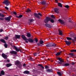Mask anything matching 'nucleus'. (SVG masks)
<instances>
[{"label":"nucleus","mask_w":76,"mask_h":76,"mask_svg":"<svg viewBox=\"0 0 76 76\" xmlns=\"http://www.w3.org/2000/svg\"><path fill=\"white\" fill-rule=\"evenodd\" d=\"M15 65H17V66L20 69L22 68V64H20V62L18 60L15 61Z\"/></svg>","instance_id":"1"},{"label":"nucleus","mask_w":76,"mask_h":76,"mask_svg":"<svg viewBox=\"0 0 76 76\" xmlns=\"http://www.w3.org/2000/svg\"><path fill=\"white\" fill-rule=\"evenodd\" d=\"M34 16L35 18H37V19H40V17L39 16H42V15L41 14V13H39L38 14L34 13Z\"/></svg>","instance_id":"2"},{"label":"nucleus","mask_w":76,"mask_h":76,"mask_svg":"<svg viewBox=\"0 0 76 76\" xmlns=\"http://www.w3.org/2000/svg\"><path fill=\"white\" fill-rule=\"evenodd\" d=\"M3 4L6 5L7 6H9L10 3L8 0H5L3 2Z\"/></svg>","instance_id":"3"},{"label":"nucleus","mask_w":76,"mask_h":76,"mask_svg":"<svg viewBox=\"0 0 76 76\" xmlns=\"http://www.w3.org/2000/svg\"><path fill=\"white\" fill-rule=\"evenodd\" d=\"M50 20H51V18L49 17H47L44 20V22L45 23H48L49 21H50Z\"/></svg>","instance_id":"4"},{"label":"nucleus","mask_w":76,"mask_h":76,"mask_svg":"<svg viewBox=\"0 0 76 76\" xmlns=\"http://www.w3.org/2000/svg\"><path fill=\"white\" fill-rule=\"evenodd\" d=\"M21 37L24 40H25V42H26V43H28V41H27V38H26V37H25V36L24 35H21Z\"/></svg>","instance_id":"5"},{"label":"nucleus","mask_w":76,"mask_h":76,"mask_svg":"<svg viewBox=\"0 0 76 76\" xmlns=\"http://www.w3.org/2000/svg\"><path fill=\"white\" fill-rule=\"evenodd\" d=\"M13 48L14 49H15L16 51H17V52H19V51H20V52H22L21 50L19 48H18L16 47V46H14Z\"/></svg>","instance_id":"6"},{"label":"nucleus","mask_w":76,"mask_h":76,"mask_svg":"<svg viewBox=\"0 0 76 76\" xmlns=\"http://www.w3.org/2000/svg\"><path fill=\"white\" fill-rule=\"evenodd\" d=\"M2 56L4 59H6L7 58V56L4 53L2 54Z\"/></svg>","instance_id":"7"},{"label":"nucleus","mask_w":76,"mask_h":76,"mask_svg":"<svg viewBox=\"0 0 76 76\" xmlns=\"http://www.w3.org/2000/svg\"><path fill=\"white\" fill-rule=\"evenodd\" d=\"M27 41H28L29 42L33 43L34 42V40L31 38H29L27 39Z\"/></svg>","instance_id":"8"},{"label":"nucleus","mask_w":76,"mask_h":76,"mask_svg":"<svg viewBox=\"0 0 76 76\" xmlns=\"http://www.w3.org/2000/svg\"><path fill=\"white\" fill-rule=\"evenodd\" d=\"M11 18V16H9L5 18V19L7 21H10V19Z\"/></svg>","instance_id":"9"},{"label":"nucleus","mask_w":76,"mask_h":76,"mask_svg":"<svg viewBox=\"0 0 76 76\" xmlns=\"http://www.w3.org/2000/svg\"><path fill=\"white\" fill-rule=\"evenodd\" d=\"M65 42L67 45H70L71 44L72 42L70 41H65Z\"/></svg>","instance_id":"10"},{"label":"nucleus","mask_w":76,"mask_h":76,"mask_svg":"<svg viewBox=\"0 0 76 76\" xmlns=\"http://www.w3.org/2000/svg\"><path fill=\"white\" fill-rule=\"evenodd\" d=\"M46 47H51V43H46Z\"/></svg>","instance_id":"11"},{"label":"nucleus","mask_w":76,"mask_h":76,"mask_svg":"<svg viewBox=\"0 0 76 76\" xmlns=\"http://www.w3.org/2000/svg\"><path fill=\"white\" fill-rule=\"evenodd\" d=\"M58 21H59V22H60V23L61 24H64V23H65L64 21L60 19H59L58 20Z\"/></svg>","instance_id":"12"},{"label":"nucleus","mask_w":76,"mask_h":76,"mask_svg":"<svg viewBox=\"0 0 76 76\" xmlns=\"http://www.w3.org/2000/svg\"><path fill=\"white\" fill-rule=\"evenodd\" d=\"M10 53L12 54H15V55H16L17 54V52L13 50L10 52Z\"/></svg>","instance_id":"13"},{"label":"nucleus","mask_w":76,"mask_h":76,"mask_svg":"<svg viewBox=\"0 0 76 76\" xmlns=\"http://www.w3.org/2000/svg\"><path fill=\"white\" fill-rule=\"evenodd\" d=\"M30 73V72H29V71L28 70L25 71L23 72L24 74H29Z\"/></svg>","instance_id":"14"},{"label":"nucleus","mask_w":76,"mask_h":76,"mask_svg":"<svg viewBox=\"0 0 76 76\" xmlns=\"http://www.w3.org/2000/svg\"><path fill=\"white\" fill-rule=\"evenodd\" d=\"M54 12H55L56 13H58L59 12L58 11V9L57 8H55L54 9Z\"/></svg>","instance_id":"15"},{"label":"nucleus","mask_w":76,"mask_h":76,"mask_svg":"<svg viewBox=\"0 0 76 76\" xmlns=\"http://www.w3.org/2000/svg\"><path fill=\"white\" fill-rule=\"evenodd\" d=\"M15 38L16 39H19L20 38V36L19 35H15Z\"/></svg>","instance_id":"16"},{"label":"nucleus","mask_w":76,"mask_h":76,"mask_svg":"<svg viewBox=\"0 0 76 76\" xmlns=\"http://www.w3.org/2000/svg\"><path fill=\"white\" fill-rule=\"evenodd\" d=\"M46 71L48 72H49V73L53 72V70L52 69H46Z\"/></svg>","instance_id":"17"},{"label":"nucleus","mask_w":76,"mask_h":76,"mask_svg":"<svg viewBox=\"0 0 76 76\" xmlns=\"http://www.w3.org/2000/svg\"><path fill=\"white\" fill-rule=\"evenodd\" d=\"M41 4H42L43 5H45V4H46V1H42L41 2Z\"/></svg>","instance_id":"18"},{"label":"nucleus","mask_w":76,"mask_h":76,"mask_svg":"<svg viewBox=\"0 0 76 76\" xmlns=\"http://www.w3.org/2000/svg\"><path fill=\"white\" fill-rule=\"evenodd\" d=\"M12 65V64H6L7 67H10V66H11Z\"/></svg>","instance_id":"19"},{"label":"nucleus","mask_w":76,"mask_h":76,"mask_svg":"<svg viewBox=\"0 0 76 76\" xmlns=\"http://www.w3.org/2000/svg\"><path fill=\"white\" fill-rule=\"evenodd\" d=\"M45 26L47 28H50L51 27V26L50 24H48V23H46L45 24Z\"/></svg>","instance_id":"20"},{"label":"nucleus","mask_w":76,"mask_h":76,"mask_svg":"<svg viewBox=\"0 0 76 76\" xmlns=\"http://www.w3.org/2000/svg\"><path fill=\"white\" fill-rule=\"evenodd\" d=\"M28 60L30 61H34V59L31 57H29Z\"/></svg>","instance_id":"21"},{"label":"nucleus","mask_w":76,"mask_h":76,"mask_svg":"<svg viewBox=\"0 0 76 76\" xmlns=\"http://www.w3.org/2000/svg\"><path fill=\"white\" fill-rule=\"evenodd\" d=\"M59 34L60 35H62L63 33H62V31H60V30H58Z\"/></svg>","instance_id":"22"},{"label":"nucleus","mask_w":76,"mask_h":76,"mask_svg":"<svg viewBox=\"0 0 76 76\" xmlns=\"http://www.w3.org/2000/svg\"><path fill=\"white\" fill-rule=\"evenodd\" d=\"M57 45H56V44H55L54 43L52 44L51 43V47H56Z\"/></svg>","instance_id":"23"},{"label":"nucleus","mask_w":76,"mask_h":76,"mask_svg":"<svg viewBox=\"0 0 76 76\" xmlns=\"http://www.w3.org/2000/svg\"><path fill=\"white\" fill-rule=\"evenodd\" d=\"M0 41L2 42H3V43H4V44L6 43V41H5V40H4V39H1L0 40Z\"/></svg>","instance_id":"24"},{"label":"nucleus","mask_w":76,"mask_h":76,"mask_svg":"<svg viewBox=\"0 0 76 76\" xmlns=\"http://www.w3.org/2000/svg\"><path fill=\"white\" fill-rule=\"evenodd\" d=\"M1 75H4V74H5V72H4V71L2 70L1 71Z\"/></svg>","instance_id":"25"},{"label":"nucleus","mask_w":76,"mask_h":76,"mask_svg":"<svg viewBox=\"0 0 76 76\" xmlns=\"http://www.w3.org/2000/svg\"><path fill=\"white\" fill-rule=\"evenodd\" d=\"M31 34H30L29 33H28L27 34V37H28V38H30V37H31Z\"/></svg>","instance_id":"26"},{"label":"nucleus","mask_w":76,"mask_h":76,"mask_svg":"<svg viewBox=\"0 0 76 76\" xmlns=\"http://www.w3.org/2000/svg\"><path fill=\"white\" fill-rule=\"evenodd\" d=\"M58 6L60 7H63V6L62 5V4H61L60 3H58Z\"/></svg>","instance_id":"27"},{"label":"nucleus","mask_w":76,"mask_h":76,"mask_svg":"<svg viewBox=\"0 0 76 76\" xmlns=\"http://www.w3.org/2000/svg\"><path fill=\"white\" fill-rule=\"evenodd\" d=\"M61 53V51L57 53L56 54V56H60Z\"/></svg>","instance_id":"28"},{"label":"nucleus","mask_w":76,"mask_h":76,"mask_svg":"<svg viewBox=\"0 0 76 76\" xmlns=\"http://www.w3.org/2000/svg\"><path fill=\"white\" fill-rule=\"evenodd\" d=\"M58 60L59 61H61V62H64L63 60H62L60 58H58Z\"/></svg>","instance_id":"29"},{"label":"nucleus","mask_w":76,"mask_h":76,"mask_svg":"<svg viewBox=\"0 0 76 76\" xmlns=\"http://www.w3.org/2000/svg\"><path fill=\"white\" fill-rule=\"evenodd\" d=\"M39 53H40V52H39V53H36L34 54V56H37V54H39Z\"/></svg>","instance_id":"30"},{"label":"nucleus","mask_w":76,"mask_h":76,"mask_svg":"<svg viewBox=\"0 0 76 76\" xmlns=\"http://www.w3.org/2000/svg\"><path fill=\"white\" fill-rule=\"evenodd\" d=\"M38 66H40V67H41L42 69H44V66H43L42 65L40 64H38Z\"/></svg>","instance_id":"31"},{"label":"nucleus","mask_w":76,"mask_h":76,"mask_svg":"<svg viewBox=\"0 0 76 76\" xmlns=\"http://www.w3.org/2000/svg\"><path fill=\"white\" fill-rule=\"evenodd\" d=\"M66 39L68 40H72V39L70 37H66Z\"/></svg>","instance_id":"32"},{"label":"nucleus","mask_w":76,"mask_h":76,"mask_svg":"<svg viewBox=\"0 0 76 76\" xmlns=\"http://www.w3.org/2000/svg\"><path fill=\"white\" fill-rule=\"evenodd\" d=\"M69 56H74V54L73 53H69Z\"/></svg>","instance_id":"33"},{"label":"nucleus","mask_w":76,"mask_h":76,"mask_svg":"<svg viewBox=\"0 0 76 76\" xmlns=\"http://www.w3.org/2000/svg\"><path fill=\"white\" fill-rule=\"evenodd\" d=\"M70 52H71L72 53H73V52H76V49L75 50L73 49L72 50H70Z\"/></svg>","instance_id":"34"},{"label":"nucleus","mask_w":76,"mask_h":76,"mask_svg":"<svg viewBox=\"0 0 76 76\" xmlns=\"http://www.w3.org/2000/svg\"><path fill=\"white\" fill-rule=\"evenodd\" d=\"M29 12H31V10L30 9H27L26 12H27V13H29Z\"/></svg>","instance_id":"35"},{"label":"nucleus","mask_w":76,"mask_h":76,"mask_svg":"<svg viewBox=\"0 0 76 76\" xmlns=\"http://www.w3.org/2000/svg\"><path fill=\"white\" fill-rule=\"evenodd\" d=\"M22 16H23L22 15H19V16H16V17H17V18H22Z\"/></svg>","instance_id":"36"},{"label":"nucleus","mask_w":76,"mask_h":76,"mask_svg":"<svg viewBox=\"0 0 76 76\" xmlns=\"http://www.w3.org/2000/svg\"><path fill=\"white\" fill-rule=\"evenodd\" d=\"M58 75H59L60 76H61V72H57Z\"/></svg>","instance_id":"37"},{"label":"nucleus","mask_w":76,"mask_h":76,"mask_svg":"<svg viewBox=\"0 0 76 76\" xmlns=\"http://www.w3.org/2000/svg\"><path fill=\"white\" fill-rule=\"evenodd\" d=\"M70 37H71V38H74V35L73 34H70Z\"/></svg>","instance_id":"38"},{"label":"nucleus","mask_w":76,"mask_h":76,"mask_svg":"<svg viewBox=\"0 0 76 76\" xmlns=\"http://www.w3.org/2000/svg\"><path fill=\"white\" fill-rule=\"evenodd\" d=\"M65 8H67V9H69V6L68 5H65Z\"/></svg>","instance_id":"39"},{"label":"nucleus","mask_w":76,"mask_h":76,"mask_svg":"<svg viewBox=\"0 0 76 76\" xmlns=\"http://www.w3.org/2000/svg\"><path fill=\"white\" fill-rule=\"evenodd\" d=\"M43 43H44V42L43 41V40H40V44H42Z\"/></svg>","instance_id":"40"},{"label":"nucleus","mask_w":76,"mask_h":76,"mask_svg":"<svg viewBox=\"0 0 76 76\" xmlns=\"http://www.w3.org/2000/svg\"><path fill=\"white\" fill-rule=\"evenodd\" d=\"M70 64L68 63L65 64V66H69Z\"/></svg>","instance_id":"41"},{"label":"nucleus","mask_w":76,"mask_h":76,"mask_svg":"<svg viewBox=\"0 0 76 76\" xmlns=\"http://www.w3.org/2000/svg\"><path fill=\"white\" fill-rule=\"evenodd\" d=\"M50 21L51 22V23H54V20H53V19L50 20Z\"/></svg>","instance_id":"42"},{"label":"nucleus","mask_w":76,"mask_h":76,"mask_svg":"<svg viewBox=\"0 0 76 76\" xmlns=\"http://www.w3.org/2000/svg\"><path fill=\"white\" fill-rule=\"evenodd\" d=\"M72 42H76V40H75V39H72Z\"/></svg>","instance_id":"43"},{"label":"nucleus","mask_w":76,"mask_h":76,"mask_svg":"<svg viewBox=\"0 0 76 76\" xmlns=\"http://www.w3.org/2000/svg\"><path fill=\"white\" fill-rule=\"evenodd\" d=\"M34 39L35 40V42H38V40L37 39V38H34Z\"/></svg>","instance_id":"44"},{"label":"nucleus","mask_w":76,"mask_h":76,"mask_svg":"<svg viewBox=\"0 0 76 76\" xmlns=\"http://www.w3.org/2000/svg\"><path fill=\"white\" fill-rule=\"evenodd\" d=\"M4 45L5 48H7V46H8V45H7V44H4Z\"/></svg>","instance_id":"45"},{"label":"nucleus","mask_w":76,"mask_h":76,"mask_svg":"<svg viewBox=\"0 0 76 76\" xmlns=\"http://www.w3.org/2000/svg\"><path fill=\"white\" fill-rule=\"evenodd\" d=\"M61 66H65V63H61Z\"/></svg>","instance_id":"46"},{"label":"nucleus","mask_w":76,"mask_h":76,"mask_svg":"<svg viewBox=\"0 0 76 76\" xmlns=\"http://www.w3.org/2000/svg\"><path fill=\"white\" fill-rule=\"evenodd\" d=\"M1 17H2V18H4V15L3 14H1H1L0 16Z\"/></svg>","instance_id":"47"},{"label":"nucleus","mask_w":76,"mask_h":76,"mask_svg":"<svg viewBox=\"0 0 76 76\" xmlns=\"http://www.w3.org/2000/svg\"><path fill=\"white\" fill-rule=\"evenodd\" d=\"M37 46H41V45H41V44H40V43H37Z\"/></svg>","instance_id":"48"},{"label":"nucleus","mask_w":76,"mask_h":76,"mask_svg":"<svg viewBox=\"0 0 76 76\" xmlns=\"http://www.w3.org/2000/svg\"><path fill=\"white\" fill-rule=\"evenodd\" d=\"M34 20L32 19H31L30 20V22H33V21H34Z\"/></svg>","instance_id":"49"},{"label":"nucleus","mask_w":76,"mask_h":76,"mask_svg":"<svg viewBox=\"0 0 76 76\" xmlns=\"http://www.w3.org/2000/svg\"><path fill=\"white\" fill-rule=\"evenodd\" d=\"M51 17L52 18H53V19H54L55 18V17H54V15H51Z\"/></svg>","instance_id":"50"},{"label":"nucleus","mask_w":76,"mask_h":76,"mask_svg":"<svg viewBox=\"0 0 76 76\" xmlns=\"http://www.w3.org/2000/svg\"><path fill=\"white\" fill-rule=\"evenodd\" d=\"M64 62H61V61H58V64H61V63H63Z\"/></svg>","instance_id":"51"},{"label":"nucleus","mask_w":76,"mask_h":76,"mask_svg":"<svg viewBox=\"0 0 76 76\" xmlns=\"http://www.w3.org/2000/svg\"><path fill=\"white\" fill-rule=\"evenodd\" d=\"M45 69H48V66H47V65H46L45 66Z\"/></svg>","instance_id":"52"},{"label":"nucleus","mask_w":76,"mask_h":76,"mask_svg":"<svg viewBox=\"0 0 76 76\" xmlns=\"http://www.w3.org/2000/svg\"><path fill=\"white\" fill-rule=\"evenodd\" d=\"M8 38H9V37L7 36L4 38L5 39H8Z\"/></svg>","instance_id":"53"},{"label":"nucleus","mask_w":76,"mask_h":76,"mask_svg":"<svg viewBox=\"0 0 76 76\" xmlns=\"http://www.w3.org/2000/svg\"><path fill=\"white\" fill-rule=\"evenodd\" d=\"M13 14H14V15H16L17 14V13L15 12H13Z\"/></svg>","instance_id":"54"},{"label":"nucleus","mask_w":76,"mask_h":76,"mask_svg":"<svg viewBox=\"0 0 76 76\" xmlns=\"http://www.w3.org/2000/svg\"><path fill=\"white\" fill-rule=\"evenodd\" d=\"M5 8L6 10H9V8L7 7H5Z\"/></svg>","instance_id":"55"},{"label":"nucleus","mask_w":76,"mask_h":76,"mask_svg":"<svg viewBox=\"0 0 76 76\" xmlns=\"http://www.w3.org/2000/svg\"><path fill=\"white\" fill-rule=\"evenodd\" d=\"M0 20H4V19L2 18H0Z\"/></svg>","instance_id":"56"},{"label":"nucleus","mask_w":76,"mask_h":76,"mask_svg":"<svg viewBox=\"0 0 76 76\" xmlns=\"http://www.w3.org/2000/svg\"><path fill=\"white\" fill-rule=\"evenodd\" d=\"M23 67H26V64H23Z\"/></svg>","instance_id":"57"},{"label":"nucleus","mask_w":76,"mask_h":76,"mask_svg":"<svg viewBox=\"0 0 76 76\" xmlns=\"http://www.w3.org/2000/svg\"><path fill=\"white\" fill-rule=\"evenodd\" d=\"M3 29H0V32H3Z\"/></svg>","instance_id":"58"},{"label":"nucleus","mask_w":76,"mask_h":76,"mask_svg":"<svg viewBox=\"0 0 76 76\" xmlns=\"http://www.w3.org/2000/svg\"><path fill=\"white\" fill-rule=\"evenodd\" d=\"M68 22H70V23H72V21L70 20H69Z\"/></svg>","instance_id":"59"},{"label":"nucleus","mask_w":76,"mask_h":76,"mask_svg":"<svg viewBox=\"0 0 76 76\" xmlns=\"http://www.w3.org/2000/svg\"><path fill=\"white\" fill-rule=\"evenodd\" d=\"M7 62H10V61L9 60H7Z\"/></svg>","instance_id":"60"},{"label":"nucleus","mask_w":76,"mask_h":76,"mask_svg":"<svg viewBox=\"0 0 76 76\" xmlns=\"http://www.w3.org/2000/svg\"><path fill=\"white\" fill-rule=\"evenodd\" d=\"M75 64V63L74 62H73L72 63V65H74Z\"/></svg>","instance_id":"61"},{"label":"nucleus","mask_w":76,"mask_h":76,"mask_svg":"<svg viewBox=\"0 0 76 76\" xmlns=\"http://www.w3.org/2000/svg\"><path fill=\"white\" fill-rule=\"evenodd\" d=\"M55 1L56 2V3H58V0H55Z\"/></svg>","instance_id":"62"},{"label":"nucleus","mask_w":76,"mask_h":76,"mask_svg":"<svg viewBox=\"0 0 76 76\" xmlns=\"http://www.w3.org/2000/svg\"><path fill=\"white\" fill-rule=\"evenodd\" d=\"M74 39H75L76 40V37H74Z\"/></svg>","instance_id":"63"},{"label":"nucleus","mask_w":76,"mask_h":76,"mask_svg":"<svg viewBox=\"0 0 76 76\" xmlns=\"http://www.w3.org/2000/svg\"><path fill=\"white\" fill-rule=\"evenodd\" d=\"M38 51H39V50H40V49L38 48L37 49Z\"/></svg>","instance_id":"64"}]
</instances>
